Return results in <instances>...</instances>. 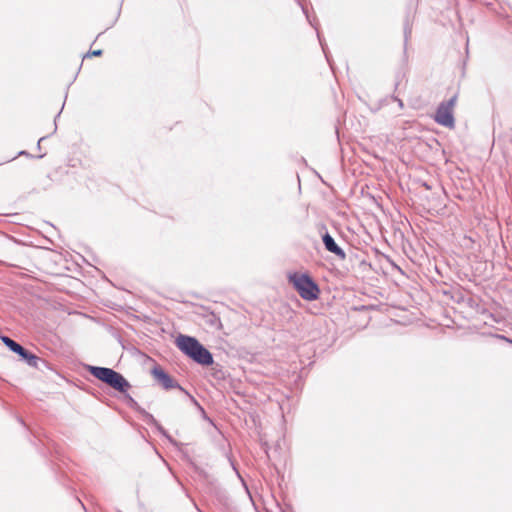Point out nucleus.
<instances>
[{"instance_id":"obj_1","label":"nucleus","mask_w":512,"mask_h":512,"mask_svg":"<svg viewBox=\"0 0 512 512\" xmlns=\"http://www.w3.org/2000/svg\"><path fill=\"white\" fill-rule=\"evenodd\" d=\"M176 346L196 363L209 366L214 362L212 353L206 349L196 338L180 334L176 338Z\"/></svg>"},{"instance_id":"obj_2","label":"nucleus","mask_w":512,"mask_h":512,"mask_svg":"<svg viewBox=\"0 0 512 512\" xmlns=\"http://www.w3.org/2000/svg\"><path fill=\"white\" fill-rule=\"evenodd\" d=\"M87 369L92 376L120 393H126L131 387L130 383L122 374L111 368L88 366Z\"/></svg>"},{"instance_id":"obj_3","label":"nucleus","mask_w":512,"mask_h":512,"mask_svg":"<svg viewBox=\"0 0 512 512\" xmlns=\"http://www.w3.org/2000/svg\"><path fill=\"white\" fill-rule=\"evenodd\" d=\"M288 279L304 300L313 301L318 298L319 287L308 274L293 273L289 275Z\"/></svg>"},{"instance_id":"obj_4","label":"nucleus","mask_w":512,"mask_h":512,"mask_svg":"<svg viewBox=\"0 0 512 512\" xmlns=\"http://www.w3.org/2000/svg\"><path fill=\"white\" fill-rule=\"evenodd\" d=\"M457 96L454 95L447 101H443L436 109L434 120L441 126L450 127L454 126L453 108L456 103Z\"/></svg>"},{"instance_id":"obj_5","label":"nucleus","mask_w":512,"mask_h":512,"mask_svg":"<svg viewBox=\"0 0 512 512\" xmlns=\"http://www.w3.org/2000/svg\"><path fill=\"white\" fill-rule=\"evenodd\" d=\"M2 342L14 353L18 354L26 363L33 368L38 367L41 360L37 355L24 349L19 343L9 338L8 336H0Z\"/></svg>"},{"instance_id":"obj_6","label":"nucleus","mask_w":512,"mask_h":512,"mask_svg":"<svg viewBox=\"0 0 512 512\" xmlns=\"http://www.w3.org/2000/svg\"><path fill=\"white\" fill-rule=\"evenodd\" d=\"M151 374L154 377V379L157 381V383L165 390L170 389H179L183 393H185L187 396H189L191 399L193 397L174 379L172 378L168 373H166L160 366H155L151 370Z\"/></svg>"},{"instance_id":"obj_7","label":"nucleus","mask_w":512,"mask_h":512,"mask_svg":"<svg viewBox=\"0 0 512 512\" xmlns=\"http://www.w3.org/2000/svg\"><path fill=\"white\" fill-rule=\"evenodd\" d=\"M322 240L327 251L337 255L340 259L346 258L344 250L337 245L334 238L329 233H325Z\"/></svg>"},{"instance_id":"obj_8","label":"nucleus","mask_w":512,"mask_h":512,"mask_svg":"<svg viewBox=\"0 0 512 512\" xmlns=\"http://www.w3.org/2000/svg\"><path fill=\"white\" fill-rule=\"evenodd\" d=\"M140 412L143 414V416L145 417V421L148 424L155 426V428L163 436H165L171 443L176 444V442L172 439V437L167 433V431L161 426V424L154 418L152 414L148 413L144 409H141Z\"/></svg>"},{"instance_id":"obj_9","label":"nucleus","mask_w":512,"mask_h":512,"mask_svg":"<svg viewBox=\"0 0 512 512\" xmlns=\"http://www.w3.org/2000/svg\"><path fill=\"white\" fill-rule=\"evenodd\" d=\"M300 5H301V8H302L303 13L306 15V18H307L308 22H309V23H310V25H311L312 27H314V28H315V30L317 31V37H318V39H319L320 45H321V47H322V50H323V52H324V54H325V56H326L327 60L329 61L328 55H327L326 50H325L324 43H323V41H322V39H321V37H320V33H319L318 29H317L316 24L314 23V21H313V20H311L310 16L308 15V12H307L306 7H305L304 5H302V4H300Z\"/></svg>"},{"instance_id":"obj_10","label":"nucleus","mask_w":512,"mask_h":512,"mask_svg":"<svg viewBox=\"0 0 512 512\" xmlns=\"http://www.w3.org/2000/svg\"><path fill=\"white\" fill-rule=\"evenodd\" d=\"M411 35V28L409 27L408 23L405 24L404 27V46H407L408 39Z\"/></svg>"},{"instance_id":"obj_11","label":"nucleus","mask_w":512,"mask_h":512,"mask_svg":"<svg viewBox=\"0 0 512 512\" xmlns=\"http://www.w3.org/2000/svg\"><path fill=\"white\" fill-rule=\"evenodd\" d=\"M102 53H103V51L101 49H97V50H93V51L89 52L86 56L99 57L102 55Z\"/></svg>"},{"instance_id":"obj_12","label":"nucleus","mask_w":512,"mask_h":512,"mask_svg":"<svg viewBox=\"0 0 512 512\" xmlns=\"http://www.w3.org/2000/svg\"><path fill=\"white\" fill-rule=\"evenodd\" d=\"M496 337L499 338V339L505 340V341L509 342L510 344H512V340L508 339L507 337H505L503 335H496Z\"/></svg>"},{"instance_id":"obj_13","label":"nucleus","mask_w":512,"mask_h":512,"mask_svg":"<svg viewBox=\"0 0 512 512\" xmlns=\"http://www.w3.org/2000/svg\"><path fill=\"white\" fill-rule=\"evenodd\" d=\"M393 100L396 101L400 108L403 107V101L397 97H393Z\"/></svg>"},{"instance_id":"obj_14","label":"nucleus","mask_w":512,"mask_h":512,"mask_svg":"<svg viewBox=\"0 0 512 512\" xmlns=\"http://www.w3.org/2000/svg\"><path fill=\"white\" fill-rule=\"evenodd\" d=\"M46 139V137H40L37 142V146L39 149H41V143Z\"/></svg>"},{"instance_id":"obj_15","label":"nucleus","mask_w":512,"mask_h":512,"mask_svg":"<svg viewBox=\"0 0 512 512\" xmlns=\"http://www.w3.org/2000/svg\"><path fill=\"white\" fill-rule=\"evenodd\" d=\"M127 398L132 405H137L136 401L131 396L128 395Z\"/></svg>"},{"instance_id":"obj_16","label":"nucleus","mask_w":512,"mask_h":512,"mask_svg":"<svg viewBox=\"0 0 512 512\" xmlns=\"http://www.w3.org/2000/svg\"><path fill=\"white\" fill-rule=\"evenodd\" d=\"M336 136H337V139L338 141L340 142L341 141V137H340V130L339 129H336Z\"/></svg>"},{"instance_id":"obj_17","label":"nucleus","mask_w":512,"mask_h":512,"mask_svg":"<svg viewBox=\"0 0 512 512\" xmlns=\"http://www.w3.org/2000/svg\"><path fill=\"white\" fill-rule=\"evenodd\" d=\"M18 155H19V156H24V155H25V156H28L29 154H28L26 151L22 150V151H20V152L18 153Z\"/></svg>"}]
</instances>
